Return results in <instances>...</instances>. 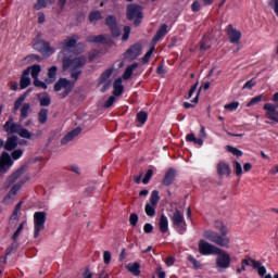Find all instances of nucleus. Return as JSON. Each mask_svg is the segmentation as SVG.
Returning a JSON list of instances; mask_svg holds the SVG:
<instances>
[{"label": "nucleus", "mask_w": 278, "mask_h": 278, "mask_svg": "<svg viewBox=\"0 0 278 278\" xmlns=\"http://www.w3.org/2000/svg\"><path fill=\"white\" fill-rule=\"evenodd\" d=\"M217 175L219 177H229L231 175V166L227 162L217 163Z\"/></svg>", "instance_id": "nucleus-18"}, {"label": "nucleus", "mask_w": 278, "mask_h": 278, "mask_svg": "<svg viewBox=\"0 0 278 278\" xmlns=\"http://www.w3.org/2000/svg\"><path fill=\"white\" fill-rule=\"evenodd\" d=\"M11 157L12 160H21V157H23V150H13V152L11 153Z\"/></svg>", "instance_id": "nucleus-54"}, {"label": "nucleus", "mask_w": 278, "mask_h": 278, "mask_svg": "<svg viewBox=\"0 0 278 278\" xmlns=\"http://www.w3.org/2000/svg\"><path fill=\"white\" fill-rule=\"evenodd\" d=\"M125 90V87L123 86V79L116 78L113 83V96L121 97Z\"/></svg>", "instance_id": "nucleus-22"}, {"label": "nucleus", "mask_w": 278, "mask_h": 278, "mask_svg": "<svg viewBox=\"0 0 278 278\" xmlns=\"http://www.w3.org/2000/svg\"><path fill=\"white\" fill-rule=\"evenodd\" d=\"M17 250H18V242L14 241L13 243H11L9 248H7L5 255L8 256L14 255V253H16Z\"/></svg>", "instance_id": "nucleus-41"}, {"label": "nucleus", "mask_w": 278, "mask_h": 278, "mask_svg": "<svg viewBox=\"0 0 278 278\" xmlns=\"http://www.w3.org/2000/svg\"><path fill=\"white\" fill-rule=\"evenodd\" d=\"M68 90V88H75V83L68 80V78H59V80L54 84V92H60V90Z\"/></svg>", "instance_id": "nucleus-16"}, {"label": "nucleus", "mask_w": 278, "mask_h": 278, "mask_svg": "<svg viewBox=\"0 0 278 278\" xmlns=\"http://www.w3.org/2000/svg\"><path fill=\"white\" fill-rule=\"evenodd\" d=\"M29 68V73L33 77V79H38L40 73H42V66L35 64L33 66L27 67Z\"/></svg>", "instance_id": "nucleus-31"}, {"label": "nucleus", "mask_w": 278, "mask_h": 278, "mask_svg": "<svg viewBox=\"0 0 278 278\" xmlns=\"http://www.w3.org/2000/svg\"><path fill=\"white\" fill-rule=\"evenodd\" d=\"M252 268L257 270L260 277H266V266L262 265L260 261H252Z\"/></svg>", "instance_id": "nucleus-27"}, {"label": "nucleus", "mask_w": 278, "mask_h": 278, "mask_svg": "<svg viewBox=\"0 0 278 278\" xmlns=\"http://www.w3.org/2000/svg\"><path fill=\"white\" fill-rule=\"evenodd\" d=\"M18 147V137L12 135L11 137H8L4 142V149L5 151H14Z\"/></svg>", "instance_id": "nucleus-21"}, {"label": "nucleus", "mask_w": 278, "mask_h": 278, "mask_svg": "<svg viewBox=\"0 0 278 278\" xmlns=\"http://www.w3.org/2000/svg\"><path fill=\"white\" fill-rule=\"evenodd\" d=\"M14 165L12 156L8 152H2L0 155V176L5 175L10 168Z\"/></svg>", "instance_id": "nucleus-10"}, {"label": "nucleus", "mask_w": 278, "mask_h": 278, "mask_svg": "<svg viewBox=\"0 0 278 278\" xmlns=\"http://www.w3.org/2000/svg\"><path fill=\"white\" fill-rule=\"evenodd\" d=\"M138 66H139L138 62H135V63L128 65L124 71L123 79H125V80L131 79V75H134V70L138 68Z\"/></svg>", "instance_id": "nucleus-26"}, {"label": "nucleus", "mask_w": 278, "mask_h": 278, "mask_svg": "<svg viewBox=\"0 0 278 278\" xmlns=\"http://www.w3.org/2000/svg\"><path fill=\"white\" fill-rule=\"evenodd\" d=\"M79 38V35L74 34L61 42L62 51L59 53V55H64L62 58L63 71H68V68H71V71H77L86 66V56H77L74 59L66 56L68 49H75V47H77V41Z\"/></svg>", "instance_id": "nucleus-1"}, {"label": "nucleus", "mask_w": 278, "mask_h": 278, "mask_svg": "<svg viewBox=\"0 0 278 278\" xmlns=\"http://www.w3.org/2000/svg\"><path fill=\"white\" fill-rule=\"evenodd\" d=\"M226 150L228 151V153H232V155H236V157H242V155H244V152L232 146H227Z\"/></svg>", "instance_id": "nucleus-39"}, {"label": "nucleus", "mask_w": 278, "mask_h": 278, "mask_svg": "<svg viewBox=\"0 0 278 278\" xmlns=\"http://www.w3.org/2000/svg\"><path fill=\"white\" fill-rule=\"evenodd\" d=\"M31 85V78H29V68L24 70L21 78H20V88L21 90H25Z\"/></svg>", "instance_id": "nucleus-20"}, {"label": "nucleus", "mask_w": 278, "mask_h": 278, "mask_svg": "<svg viewBox=\"0 0 278 278\" xmlns=\"http://www.w3.org/2000/svg\"><path fill=\"white\" fill-rule=\"evenodd\" d=\"M255 86V81L253 80V79H251V80H248L244 85H243V87H242V89L243 90H253V87Z\"/></svg>", "instance_id": "nucleus-61"}, {"label": "nucleus", "mask_w": 278, "mask_h": 278, "mask_svg": "<svg viewBox=\"0 0 278 278\" xmlns=\"http://www.w3.org/2000/svg\"><path fill=\"white\" fill-rule=\"evenodd\" d=\"M80 76H81V70H71L72 79H75V81H77V79H79Z\"/></svg>", "instance_id": "nucleus-59"}, {"label": "nucleus", "mask_w": 278, "mask_h": 278, "mask_svg": "<svg viewBox=\"0 0 278 278\" xmlns=\"http://www.w3.org/2000/svg\"><path fill=\"white\" fill-rule=\"evenodd\" d=\"M142 53V46L140 43H135L130 46L125 52L126 60H136Z\"/></svg>", "instance_id": "nucleus-15"}, {"label": "nucleus", "mask_w": 278, "mask_h": 278, "mask_svg": "<svg viewBox=\"0 0 278 278\" xmlns=\"http://www.w3.org/2000/svg\"><path fill=\"white\" fill-rule=\"evenodd\" d=\"M127 18L129 21H134L135 27H140L142 23V18H144V14L142 13V7L138 4H130L127 7Z\"/></svg>", "instance_id": "nucleus-4"}, {"label": "nucleus", "mask_w": 278, "mask_h": 278, "mask_svg": "<svg viewBox=\"0 0 278 278\" xmlns=\"http://www.w3.org/2000/svg\"><path fill=\"white\" fill-rule=\"evenodd\" d=\"M25 173V167H20L17 170H15L14 173H12L9 177H8V184H14V181H16V179H18L21 176H23Z\"/></svg>", "instance_id": "nucleus-28"}, {"label": "nucleus", "mask_w": 278, "mask_h": 278, "mask_svg": "<svg viewBox=\"0 0 278 278\" xmlns=\"http://www.w3.org/2000/svg\"><path fill=\"white\" fill-rule=\"evenodd\" d=\"M215 229H217L220 235L213 230H205L203 232V238H205V240H208L210 242H213L214 244H217V247L229 249V244L231 241L229 240V237H227V233H229V229H227V226H225L222 220H216Z\"/></svg>", "instance_id": "nucleus-2"}, {"label": "nucleus", "mask_w": 278, "mask_h": 278, "mask_svg": "<svg viewBox=\"0 0 278 278\" xmlns=\"http://www.w3.org/2000/svg\"><path fill=\"white\" fill-rule=\"evenodd\" d=\"M35 88H42V90H47L48 86L45 81H41L39 78H34L33 81Z\"/></svg>", "instance_id": "nucleus-50"}, {"label": "nucleus", "mask_w": 278, "mask_h": 278, "mask_svg": "<svg viewBox=\"0 0 278 278\" xmlns=\"http://www.w3.org/2000/svg\"><path fill=\"white\" fill-rule=\"evenodd\" d=\"M137 121L140 125H144L149 121V113L146 111H140L137 113Z\"/></svg>", "instance_id": "nucleus-37"}, {"label": "nucleus", "mask_w": 278, "mask_h": 278, "mask_svg": "<svg viewBox=\"0 0 278 278\" xmlns=\"http://www.w3.org/2000/svg\"><path fill=\"white\" fill-rule=\"evenodd\" d=\"M23 125L14 123V118L10 117L3 125V131L5 134H20Z\"/></svg>", "instance_id": "nucleus-14"}, {"label": "nucleus", "mask_w": 278, "mask_h": 278, "mask_svg": "<svg viewBox=\"0 0 278 278\" xmlns=\"http://www.w3.org/2000/svg\"><path fill=\"white\" fill-rule=\"evenodd\" d=\"M188 262H190V264H192V266L195 270H199V268H201V262L198 261L197 258H194V256L189 255Z\"/></svg>", "instance_id": "nucleus-46"}, {"label": "nucleus", "mask_w": 278, "mask_h": 278, "mask_svg": "<svg viewBox=\"0 0 278 278\" xmlns=\"http://www.w3.org/2000/svg\"><path fill=\"white\" fill-rule=\"evenodd\" d=\"M102 88L100 89V92H108L110 88H112V80H106L105 83L102 84Z\"/></svg>", "instance_id": "nucleus-60"}, {"label": "nucleus", "mask_w": 278, "mask_h": 278, "mask_svg": "<svg viewBox=\"0 0 278 278\" xmlns=\"http://www.w3.org/2000/svg\"><path fill=\"white\" fill-rule=\"evenodd\" d=\"M20 135L21 138H26V140H31V132L27 130V128H20Z\"/></svg>", "instance_id": "nucleus-45"}, {"label": "nucleus", "mask_w": 278, "mask_h": 278, "mask_svg": "<svg viewBox=\"0 0 278 278\" xmlns=\"http://www.w3.org/2000/svg\"><path fill=\"white\" fill-rule=\"evenodd\" d=\"M42 8H47V0H37L34 4V10H42Z\"/></svg>", "instance_id": "nucleus-53"}, {"label": "nucleus", "mask_w": 278, "mask_h": 278, "mask_svg": "<svg viewBox=\"0 0 278 278\" xmlns=\"http://www.w3.org/2000/svg\"><path fill=\"white\" fill-rule=\"evenodd\" d=\"M104 264H110L112 262V253L110 251H105L103 254Z\"/></svg>", "instance_id": "nucleus-63"}, {"label": "nucleus", "mask_w": 278, "mask_h": 278, "mask_svg": "<svg viewBox=\"0 0 278 278\" xmlns=\"http://www.w3.org/2000/svg\"><path fill=\"white\" fill-rule=\"evenodd\" d=\"M264 101V94L255 96L250 100V102L247 104V108H253V105H257V103H262Z\"/></svg>", "instance_id": "nucleus-40"}, {"label": "nucleus", "mask_w": 278, "mask_h": 278, "mask_svg": "<svg viewBox=\"0 0 278 278\" xmlns=\"http://www.w3.org/2000/svg\"><path fill=\"white\" fill-rule=\"evenodd\" d=\"M159 227H160L161 233H166L168 231V217H166V215L164 214L161 215Z\"/></svg>", "instance_id": "nucleus-30"}, {"label": "nucleus", "mask_w": 278, "mask_h": 278, "mask_svg": "<svg viewBox=\"0 0 278 278\" xmlns=\"http://www.w3.org/2000/svg\"><path fill=\"white\" fill-rule=\"evenodd\" d=\"M55 79H58V66L52 65L48 70V78L46 79L47 84H55Z\"/></svg>", "instance_id": "nucleus-25"}, {"label": "nucleus", "mask_w": 278, "mask_h": 278, "mask_svg": "<svg viewBox=\"0 0 278 278\" xmlns=\"http://www.w3.org/2000/svg\"><path fill=\"white\" fill-rule=\"evenodd\" d=\"M240 108V102L233 101L225 105V110H229V112H236Z\"/></svg>", "instance_id": "nucleus-47"}, {"label": "nucleus", "mask_w": 278, "mask_h": 278, "mask_svg": "<svg viewBox=\"0 0 278 278\" xmlns=\"http://www.w3.org/2000/svg\"><path fill=\"white\" fill-rule=\"evenodd\" d=\"M157 75H166V70H164V62H161L156 67Z\"/></svg>", "instance_id": "nucleus-62"}, {"label": "nucleus", "mask_w": 278, "mask_h": 278, "mask_svg": "<svg viewBox=\"0 0 278 278\" xmlns=\"http://www.w3.org/2000/svg\"><path fill=\"white\" fill-rule=\"evenodd\" d=\"M168 34V25L162 24L154 37L152 38V42H160L164 36Z\"/></svg>", "instance_id": "nucleus-23"}, {"label": "nucleus", "mask_w": 278, "mask_h": 278, "mask_svg": "<svg viewBox=\"0 0 278 278\" xmlns=\"http://www.w3.org/2000/svg\"><path fill=\"white\" fill-rule=\"evenodd\" d=\"M105 25H108L113 38H119L121 28L118 27V22L116 20V16H114V15L106 16Z\"/></svg>", "instance_id": "nucleus-11"}, {"label": "nucleus", "mask_w": 278, "mask_h": 278, "mask_svg": "<svg viewBox=\"0 0 278 278\" xmlns=\"http://www.w3.org/2000/svg\"><path fill=\"white\" fill-rule=\"evenodd\" d=\"M38 99L41 108H49V105H51V98L49 96H46L43 98H40V96H38Z\"/></svg>", "instance_id": "nucleus-43"}, {"label": "nucleus", "mask_w": 278, "mask_h": 278, "mask_svg": "<svg viewBox=\"0 0 278 278\" xmlns=\"http://www.w3.org/2000/svg\"><path fill=\"white\" fill-rule=\"evenodd\" d=\"M79 134H81V127H76L62 138L61 144H68V142H73V140H75Z\"/></svg>", "instance_id": "nucleus-19"}, {"label": "nucleus", "mask_w": 278, "mask_h": 278, "mask_svg": "<svg viewBox=\"0 0 278 278\" xmlns=\"http://www.w3.org/2000/svg\"><path fill=\"white\" fill-rule=\"evenodd\" d=\"M235 173H236L237 177L242 176V164H240V162H238V161H235Z\"/></svg>", "instance_id": "nucleus-55"}, {"label": "nucleus", "mask_w": 278, "mask_h": 278, "mask_svg": "<svg viewBox=\"0 0 278 278\" xmlns=\"http://www.w3.org/2000/svg\"><path fill=\"white\" fill-rule=\"evenodd\" d=\"M143 231H144V233H152L153 232V225L149 224V223L144 224Z\"/></svg>", "instance_id": "nucleus-64"}, {"label": "nucleus", "mask_w": 278, "mask_h": 278, "mask_svg": "<svg viewBox=\"0 0 278 278\" xmlns=\"http://www.w3.org/2000/svg\"><path fill=\"white\" fill-rule=\"evenodd\" d=\"M215 255H217L215 258L216 268L227 270L231 267V255L227 251L219 248Z\"/></svg>", "instance_id": "nucleus-5"}, {"label": "nucleus", "mask_w": 278, "mask_h": 278, "mask_svg": "<svg viewBox=\"0 0 278 278\" xmlns=\"http://www.w3.org/2000/svg\"><path fill=\"white\" fill-rule=\"evenodd\" d=\"M277 105L273 103H265L263 106V110H265V116L269 119L273 121L274 123H278V111H277Z\"/></svg>", "instance_id": "nucleus-12"}, {"label": "nucleus", "mask_w": 278, "mask_h": 278, "mask_svg": "<svg viewBox=\"0 0 278 278\" xmlns=\"http://www.w3.org/2000/svg\"><path fill=\"white\" fill-rule=\"evenodd\" d=\"M155 207L156 206H153L152 204L147 203L144 207V212L147 216H149L150 218H153V216H155Z\"/></svg>", "instance_id": "nucleus-42"}, {"label": "nucleus", "mask_w": 278, "mask_h": 278, "mask_svg": "<svg viewBox=\"0 0 278 278\" xmlns=\"http://www.w3.org/2000/svg\"><path fill=\"white\" fill-rule=\"evenodd\" d=\"M112 73H114V68H106L98 79V86H103L105 81H110V77H112Z\"/></svg>", "instance_id": "nucleus-24"}, {"label": "nucleus", "mask_w": 278, "mask_h": 278, "mask_svg": "<svg viewBox=\"0 0 278 278\" xmlns=\"http://www.w3.org/2000/svg\"><path fill=\"white\" fill-rule=\"evenodd\" d=\"M170 222L175 231H177V233L180 236H184V233L188 231V224L186 223V217L184 216L182 211L176 208L170 217Z\"/></svg>", "instance_id": "nucleus-3"}, {"label": "nucleus", "mask_w": 278, "mask_h": 278, "mask_svg": "<svg viewBox=\"0 0 278 278\" xmlns=\"http://www.w3.org/2000/svg\"><path fill=\"white\" fill-rule=\"evenodd\" d=\"M226 31L231 45L240 43V39L242 38V33L240 30L233 28V25L229 24Z\"/></svg>", "instance_id": "nucleus-13"}, {"label": "nucleus", "mask_w": 278, "mask_h": 278, "mask_svg": "<svg viewBox=\"0 0 278 278\" xmlns=\"http://www.w3.org/2000/svg\"><path fill=\"white\" fill-rule=\"evenodd\" d=\"M45 223H47V213L38 211L34 213V238L40 236V231H45Z\"/></svg>", "instance_id": "nucleus-6"}, {"label": "nucleus", "mask_w": 278, "mask_h": 278, "mask_svg": "<svg viewBox=\"0 0 278 278\" xmlns=\"http://www.w3.org/2000/svg\"><path fill=\"white\" fill-rule=\"evenodd\" d=\"M25 225L22 223L18 225L16 231L13 233V236L11 237V240H13L14 242H16V240H18V237L21 236V233H23V229H24Z\"/></svg>", "instance_id": "nucleus-44"}, {"label": "nucleus", "mask_w": 278, "mask_h": 278, "mask_svg": "<svg viewBox=\"0 0 278 278\" xmlns=\"http://www.w3.org/2000/svg\"><path fill=\"white\" fill-rule=\"evenodd\" d=\"M38 121L40 125H45L47 121H49V110L48 109H40L38 112Z\"/></svg>", "instance_id": "nucleus-32"}, {"label": "nucleus", "mask_w": 278, "mask_h": 278, "mask_svg": "<svg viewBox=\"0 0 278 278\" xmlns=\"http://www.w3.org/2000/svg\"><path fill=\"white\" fill-rule=\"evenodd\" d=\"M27 181H29V177H25L22 180H20L17 184H15L11 188V190L8 192V194L3 198L2 203H4V205H10V201L13 199V197H16V194L18 193V190H21L23 186L27 184Z\"/></svg>", "instance_id": "nucleus-9"}, {"label": "nucleus", "mask_w": 278, "mask_h": 278, "mask_svg": "<svg viewBox=\"0 0 278 278\" xmlns=\"http://www.w3.org/2000/svg\"><path fill=\"white\" fill-rule=\"evenodd\" d=\"M127 270H129V273H132L135 275V277H139L140 275V263L135 262V263H130L127 265Z\"/></svg>", "instance_id": "nucleus-33"}, {"label": "nucleus", "mask_w": 278, "mask_h": 278, "mask_svg": "<svg viewBox=\"0 0 278 278\" xmlns=\"http://www.w3.org/2000/svg\"><path fill=\"white\" fill-rule=\"evenodd\" d=\"M101 18H103L101 11H91L88 15L90 23H94V21H101Z\"/></svg>", "instance_id": "nucleus-36"}, {"label": "nucleus", "mask_w": 278, "mask_h": 278, "mask_svg": "<svg viewBox=\"0 0 278 278\" xmlns=\"http://www.w3.org/2000/svg\"><path fill=\"white\" fill-rule=\"evenodd\" d=\"M151 177H153V169H148L142 179V184H144V186H147V184H149L151 181Z\"/></svg>", "instance_id": "nucleus-52"}, {"label": "nucleus", "mask_w": 278, "mask_h": 278, "mask_svg": "<svg viewBox=\"0 0 278 278\" xmlns=\"http://www.w3.org/2000/svg\"><path fill=\"white\" fill-rule=\"evenodd\" d=\"M129 34H131V27L130 26H124V34L122 36L123 42H127V40H129Z\"/></svg>", "instance_id": "nucleus-51"}, {"label": "nucleus", "mask_w": 278, "mask_h": 278, "mask_svg": "<svg viewBox=\"0 0 278 278\" xmlns=\"http://www.w3.org/2000/svg\"><path fill=\"white\" fill-rule=\"evenodd\" d=\"M150 203H151V205H153V206H157V204L160 203V191L153 190V191L151 192Z\"/></svg>", "instance_id": "nucleus-38"}, {"label": "nucleus", "mask_w": 278, "mask_h": 278, "mask_svg": "<svg viewBox=\"0 0 278 278\" xmlns=\"http://www.w3.org/2000/svg\"><path fill=\"white\" fill-rule=\"evenodd\" d=\"M177 177V169L170 167L166 173L165 176L163 178L162 185L166 186L168 188V186H173V184H175V178Z\"/></svg>", "instance_id": "nucleus-17"}, {"label": "nucleus", "mask_w": 278, "mask_h": 278, "mask_svg": "<svg viewBox=\"0 0 278 278\" xmlns=\"http://www.w3.org/2000/svg\"><path fill=\"white\" fill-rule=\"evenodd\" d=\"M198 248H199L200 255H204V256L216 255V253H218V250L220 249L203 239L199 241Z\"/></svg>", "instance_id": "nucleus-8"}, {"label": "nucleus", "mask_w": 278, "mask_h": 278, "mask_svg": "<svg viewBox=\"0 0 278 278\" xmlns=\"http://www.w3.org/2000/svg\"><path fill=\"white\" fill-rule=\"evenodd\" d=\"M116 102V96H111L105 102H104V108H112L114 103Z\"/></svg>", "instance_id": "nucleus-58"}, {"label": "nucleus", "mask_w": 278, "mask_h": 278, "mask_svg": "<svg viewBox=\"0 0 278 278\" xmlns=\"http://www.w3.org/2000/svg\"><path fill=\"white\" fill-rule=\"evenodd\" d=\"M29 103H24L21 108L20 121H25L29 116Z\"/></svg>", "instance_id": "nucleus-35"}, {"label": "nucleus", "mask_w": 278, "mask_h": 278, "mask_svg": "<svg viewBox=\"0 0 278 278\" xmlns=\"http://www.w3.org/2000/svg\"><path fill=\"white\" fill-rule=\"evenodd\" d=\"M212 45H210V39L203 38L200 43V49L202 51H207V49H211Z\"/></svg>", "instance_id": "nucleus-48"}, {"label": "nucleus", "mask_w": 278, "mask_h": 278, "mask_svg": "<svg viewBox=\"0 0 278 278\" xmlns=\"http://www.w3.org/2000/svg\"><path fill=\"white\" fill-rule=\"evenodd\" d=\"M153 51H155V47H151L150 50L143 55L142 58L143 64H149V60H151V55H153Z\"/></svg>", "instance_id": "nucleus-49"}, {"label": "nucleus", "mask_w": 278, "mask_h": 278, "mask_svg": "<svg viewBox=\"0 0 278 278\" xmlns=\"http://www.w3.org/2000/svg\"><path fill=\"white\" fill-rule=\"evenodd\" d=\"M268 5L274 10L276 16H278V0H269Z\"/></svg>", "instance_id": "nucleus-56"}, {"label": "nucleus", "mask_w": 278, "mask_h": 278, "mask_svg": "<svg viewBox=\"0 0 278 278\" xmlns=\"http://www.w3.org/2000/svg\"><path fill=\"white\" fill-rule=\"evenodd\" d=\"M129 223H130L131 227H136L138 225V214H136V213L130 214Z\"/></svg>", "instance_id": "nucleus-57"}, {"label": "nucleus", "mask_w": 278, "mask_h": 278, "mask_svg": "<svg viewBox=\"0 0 278 278\" xmlns=\"http://www.w3.org/2000/svg\"><path fill=\"white\" fill-rule=\"evenodd\" d=\"M33 49L45 55L46 58H50L55 53V48H52L49 41L38 40L33 45Z\"/></svg>", "instance_id": "nucleus-7"}, {"label": "nucleus", "mask_w": 278, "mask_h": 278, "mask_svg": "<svg viewBox=\"0 0 278 278\" xmlns=\"http://www.w3.org/2000/svg\"><path fill=\"white\" fill-rule=\"evenodd\" d=\"M187 142H194V144H199V147H203V138H197L193 132H190L186 136Z\"/></svg>", "instance_id": "nucleus-34"}, {"label": "nucleus", "mask_w": 278, "mask_h": 278, "mask_svg": "<svg viewBox=\"0 0 278 278\" xmlns=\"http://www.w3.org/2000/svg\"><path fill=\"white\" fill-rule=\"evenodd\" d=\"M105 38L106 36L105 35H91V36H88L87 37V42H90V43H102V45H105Z\"/></svg>", "instance_id": "nucleus-29"}]
</instances>
